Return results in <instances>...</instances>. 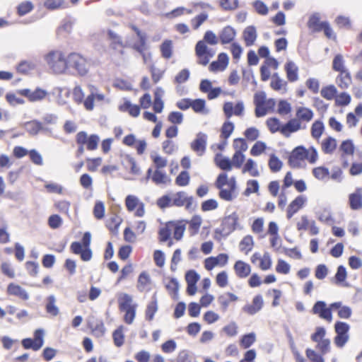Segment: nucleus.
Returning a JSON list of instances; mask_svg holds the SVG:
<instances>
[{
	"label": "nucleus",
	"instance_id": "f257e3e1",
	"mask_svg": "<svg viewBox=\"0 0 362 362\" xmlns=\"http://www.w3.org/2000/svg\"><path fill=\"white\" fill-rule=\"evenodd\" d=\"M318 159V153L315 148L310 146L306 148L303 146H298L290 153L288 163L292 168H300L305 165V161L314 164Z\"/></svg>",
	"mask_w": 362,
	"mask_h": 362
},
{
	"label": "nucleus",
	"instance_id": "f03ea898",
	"mask_svg": "<svg viewBox=\"0 0 362 362\" xmlns=\"http://www.w3.org/2000/svg\"><path fill=\"white\" fill-rule=\"evenodd\" d=\"M214 185L218 189V197L221 199L231 202L235 197L236 190V181L235 177H228L227 173H220L215 182Z\"/></svg>",
	"mask_w": 362,
	"mask_h": 362
},
{
	"label": "nucleus",
	"instance_id": "7ed1b4c3",
	"mask_svg": "<svg viewBox=\"0 0 362 362\" xmlns=\"http://www.w3.org/2000/svg\"><path fill=\"white\" fill-rule=\"evenodd\" d=\"M45 59L49 68L54 74H63L67 70L68 55L60 50H52L48 52Z\"/></svg>",
	"mask_w": 362,
	"mask_h": 362
},
{
	"label": "nucleus",
	"instance_id": "20e7f679",
	"mask_svg": "<svg viewBox=\"0 0 362 362\" xmlns=\"http://www.w3.org/2000/svg\"><path fill=\"white\" fill-rule=\"evenodd\" d=\"M240 218L237 212L234 211L223 218L219 228L214 232V238L221 240L227 237L238 228H241L239 223Z\"/></svg>",
	"mask_w": 362,
	"mask_h": 362
},
{
	"label": "nucleus",
	"instance_id": "39448f33",
	"mask_svg": "<svg viewBox=\"0 0 362 362\" xmlns=\"http://www.w3.org/2000/svg\"><path fill=\"white\" fill-rule=\"evenodd\" d=\"M91 235L86 232L82 238V243L73 242L70 245V250L74 255H79L81 260L88 262L92 258V251L90 249Z\"/></svg>",
	"mask_w": 362,
	"mask_h": 362
},
{
	"label": "nucleus",
	"instance_id": "423d86ee",
	"mask_svg": "<svg viewBox=\"0 0 362 362\" xmlns=\"http://www.w3.org/2000/svg\"><path fill=\"white\" fill-rule=\"evenodd\" d=\"M68 69L74 70L80 76H85L89 71L90 63L82 54L71 52L68 54Z\"/></svg>",
	"mask_w": 362,
	"mask_h": 362
},
{
	"label": "nucleus",
	"instance_id": "0eeeda50",
	"mask_svg": "<svg viewBox=\"0 0 362 362\" xmlns=\"http://www.w3.org/2000/svg\"><path fill=\"white\" fill-rule=\"evenodd\" d=\"M254 104L255 106V116L261 117L266 115L269 111H272L275 102L273 99H267L264 92H257L254 95Z\"/></svg>",
	"mask_w": 362,
	"mask_h": 362
},
{
	"label": "nucleus",
	"instance_id": "6e6552de",
	"mask_svg": "<svg viewBox=\"0 0 362 362\" xmlns=\"http://www.w3.org/2000/svg\"><path fill=\"white\" fill-rule=\"evenodd\" d=\"M350 326L348 323L337 321L334 324V331L336 336L334 338L335 345L339 348H342L349 339V331Z\"/></svg>",
	"mask_w": 362,
	"mask_h": 362
},
{
	"label": "nucleus",
	"instance_id": "1a4fd4ad",
	"mask_svg": "<svg viewBox=\"0 0 362 362\" xmlns=\"http://www.w3.org/2000/svg\"><path fill=\"white\" fill-rule=\"evenodd\" d=\"M76 142L77 145L86 147L88 151H94L98 148L100 136L95 134L88 135L86 132L81 131L76 135Z\"/></svg>",
	"mask_w": 362,
	"mask_h": 362
},
{
	"label": "nucleus",
	"instance_id": "9d476101",
	"mask_svg": "<svg viewBox=\"0 0 362 362\" xmlns=\"http://www.w3.org/2000/svg\"><path fill=\"white\" fill-rule=\"evenodd\" d=\"M214 54V51L209 48L204 41L199 40L196 44L195 54L197 57V63L203 66L207 65Z\"/></svg>",
	"mask_w": 362,
	"mask_h": 362
},
{
	"label": "nucleus",
	"instance_id": "9b49d317",
	"mask_svg": "<svg viewBox=\"0 0 362 362\" xmlns=\"http://www.w3.org/2000/svg\"><path fill=\"white\" fill-rule=\"evenodd\" d=\"M124 203L127 210L133 213L134 216L143 217L145 215V204L136 196L127 195Z\"/></svg>",
	"mask_w": 362,
	"mask_h": 362
},
{
	"label": "nucleus",
	"instance_id": "f8f14e48",
	"mask_svg": "<svg viewBox=\"0 0 362 362\" xmlns=\"http://www.w3.org/2000/svg\"><path fill=\"white\" fill-rule=\"evenodd\" d=\"M44 331L41 329H36L34 332V339L26 338L22 340V346L25 349H31L38 351L44 344Z\"/></svg>",
	"mask_w": 362,
	"mask_h": 362
},
{
	"label": "nucleus",
	"instance_id": "ddd939ff",
	"mask_svg": "<svg viewBox=\"0 0 362 362\" xmlns=\"http://www.w3.org/2000/svg\"><path fill=\"white\" fill-rule=\"evenodd\" d=\"M107 35L110 40V48L113 51V54L122 57L124 54L126 45L124 43L122 37L111 30L107 31Z\"/></svg>",
	"mask_w": 362,
	"mask_h": 362
},
{
	"label": "nucleus",
	"instance_id": "4468645a",
	"mask_svg": "<svg viewBox=\"0 0 362 362\" xmlns=\"http://www.w3.org/2000/svg\"><path fill=\"white\" fill-rule=\"evenodd\" d=\"M339 151L340 152V158L341 160V166L346 168L349 166V156H353L355 147L351 140L348 139L343 141L339 146Z\"/></svg>",
	"mask_w": 362,
	"mask_h": 362
},
{
	"label": "nucleus",
	"instance_id": "2eb2a0df",
	"mask_svg": "<svg viewBox=\"0 0 362 362\" xmlns=\"http://www.w3.org/2000/svg\"><path fill=\"white\" fill-rule=\"evenodd\" d=\"M308 202V198L303 194L298 195L293 199L286 208V218L291 219L296 214L305 207Z\"/></svg>",
	"mask_w": 362,
	"mask_h": 362
},
{
	"label": "nucleus",
	"instance_id": "dca6fc26",
	"mask_svg": "<svg viewBox=\"0 0 362 362\" xmlns=\"http://www.w3.org/2000/svg\"><path fill=\"white\" fill-rule=\"evenodd\" d=\"M332 310L334 309L331 308V304L327 307V304L322 300L317 301L312 308V313L314 315H318L320 318L329 322L332 320Z\"/></svg>",
	"mask_w": 362,
	"mask_h": 362
},
{
	"label": "nucleus",
	"instance_id": "f3484780",
	"mask_svg": "<svg viewBox=\"0 0 362 362\" xmlns=\"http://www.w3.org/2000/svg\"><path fill=\"white\" fill-rule=\"evenodd\" d=\"M296 229L298 231L309 230L310 235H316L319 233V228L316 226L314 220L309 219L306 215L300 216V220L296 223Z\"/></svg>",
	"mask_w": 362,
	"mask_h": 362
},
{
	"label": "nucleus",
	"instance_id": "a211bd4d",
	"mask_svg": "<svg viewBox=\"0 0 362 362\" xmlns=\"http://www.w3.org/2000/svg\"><path fill=\"white\" fill-rule=\"evenodd\" d=\"M229 257L226 253H220L216 257H209L204 259V268L207 271H211L216 267H223L228 264Z\"/></svg>",
	"mask_w": 362,
	"mask_h": 362
},
{
	"label": "nucleus",
	"instance_id": "6ab92c4d",
	"mask_svg": "<svg viewBox=\"0 0 362 362\" xmlns=\"http://www.w3.org/2000/svg\"><path fill=\"white\" fill-rule=\"evenodd\" d=\"M149 178L157 185H167L170 182V179L163 169H155L153 170L152 168H148L146 173V179Z\"/></svg>",
	"mask_w": 362,
	"mask_h": 362
},
{
	"label": "nucleus",
	"instance_id": "aec40b11",
	"mask_svg": "<svg viewBox=\"0 0 362 362\" xmlns=\"http://www.w3.org/2000/svg\"><path fill=\"white\" fill-rule=\"evenodd\" d=\"M194 199L192 197H188L187 193L180 191L174 194L173 197V205L177 207L185 206L187 210L193 209Z\"/></svg>",
	"mask_w": 362,
	"mask_h": 362
},
{
	"label": "nucleus",
	"instance_id": "412c9836",
	"mask_svg": "<svg viewBox=\"0 0 362 362\" xmlns=\"http://www.w3.org/2000/svg\"><path fill=\"white\" fill-rule=\"evenodd\" d=\"M18 93L26 98L30 102H36L42 100L48 95L47 92L40 88H37L35 90H32L28 88L21 89Z\"/></svg>",
	"mask_w": 362,
	"mask_h": 362
},
{
	"label": "nucleus",
	"instance_id": "4be33fe9",
	"mask_svg": "<svg viewBox=\"0 0 362 362\" xmlns=\"http://www.w3.org/2000/svg\"><path fill=\"white\" fill-rule=\"evenodd\" d=\"M263 306V297L262 295L257 294L253 297L251 303H247L243 307V311L249 315H254L259 312Z\"/></svg>",
	"mask_w": 362,
	"mask_h": 362
},
{
	"label": "nucleus",
	"instance_id": "5701e85b",
	"mask_svg": "<svg viewBox=\"0 0 362 362\" xmlns=\"http://www.w3.org/2000/svg\"><path fill=\"white\" fill-rule=\"evenodd\" d=\"M122 165L126 170L133 175H140L141 170L136 159L131 155L126 154L122 157Z\"/></svg>",
	"mask_w": 362,
	"mask_h": 362
},
{
	"label": "nucleus",
	"instance_id": "b1692460",
	"mask_svg": "<svg viewBox=\"0 0 362 362\" xmlns=\"http://www.w3.org/2000/svg\"><path fill=\"white\" fill-rule=\"evenodd\" d=\"M207 136L204 134L199 133L196 139L190 144L191 149L202 156L206 151Z\"/></svg>",
	"mask_w": 362,
	"mask_h": 362
},
{
	"label": "nucleus",
	"instance_id": "393cba45",
	"mask_svg": "<svg viewBox=\"0 0 362 362\" xmlns=\"http://www.w3.org/2000/svg\"><path fill=\"white\" fill-rule=\"evenodd\" d=\"M223 112L226 117L230 118L233 115L241 116L244 111V105L243 102H238L235 106L232 102H226L223 105Z\"/></svg>",
	"mask_w": 362,
	"mask_h": 362
},
{
	"label": "nucleus",
	"instance_id": "a878e982",
	"mask_svg": "<svg viewBox=\"0 0 362 362\" xmlns=\"http://www.w3.org/2000/svg\"><path fill=\"white\" fill-rule=\"evenodd\" d=\"M175 221H170L166 222L162 227L159 228L158 235V240L160 243H165L170 238V236L174 233V226Z\"/></svg>",
	"mask_w": 362,
	"mask_h": 362
},
{
	"label": "nucleus",
	"instance_id": "bb28decb",
	"mask_svg": "<svg viewBox=\"0 0 362 362\" xmlns=\"http://www.w3.org/2000/svg\"><path fill=\"white\" fill-rule=\"evenodd\" d=\"M234 272L239 279H245L251 273V266L243 260H237L233 265Z\"/></svg>",
	"mask_w": 362,
	"mask_h": 362
},
{
	"label": "nucleus",
	"instance_id": "cd10ccee",
	"mask_svg": "<svg viewBox=\"0 0 362 362\" xmlns=\"http://www.w3.org/2000/svg\"><path fill=\"white\" fill-rule=\"evenodd\" d=\"M229 59L227 54L222 52L218 55L216 61L212 62L209 67V71L216 72L223 71L228 65Z\"/></svg>",
	"mask_w": 362,
	"mask_h": 362
},
{
	"label": "nucleus",
	"instance_id": "c85d7f7f",
	"mask_svg": "<svg viewBox=\"0 0 362 362\" xmlns=\"http://www.w3.org/2000/svg\"><path fill=\"white\" fill-rule=\"evenodd\" d=\"M118 109L122 112H128L132 117H137L140 115L141 108L139 105H134L130 100L124 99L120 104Z\"/></svg>",
	"mask_w": 362,
	"mask_h": 362
},
{
	"label": "nucleus",
	"instance_id": "c756f323",
	"mask_svg": "<svg viewBox=\"0 0 362 362\" xmlns=\"http://www.w3.org/2000/svg\"><path fill=\"white\" fill-rule=\"evenodd\" d=\"M299 123V120L296 119H291L285 124H283L281 129V134L285 137H289L292 133L296 132L301 129H303Z\"/></svg>",
	"mask_w": 362,
	"mask_h": 362
},
{
	"label": "nucleus",
	"instance_id": "7c9ffc66",
	"mask_svg": "<svg viewBox=\"0 0 362 362\" xmlns=\"http://www.w3.org/2000/svg\"><path fill=\"white\" fill-rule=\"evenodd\" d=\"M287 80L293 83L298 80V66L293 61H287L284 64Z\"/></svg>",
	"mask_w": 362,
	"mask_h": 362
},
{
	"label": "nucleus",
	"instance_id": "2f4dec72",
	"mask_svg": "<svg viewBox=\"0 0 362 362\" xmlns=\"http://www.w3.org/2000/svg\"><path fill=\"white\" fill-rule=\"evenodd\" d=\"M6 293L8 296H16L23 300H27L29 298V295L26 291L18 284L14 283H10L8 285Z\"/></svg>",
	"mask_w": 362,
	"mask_h": 362
},
{
	"label": "nucleus",
	"instance_id": "473e14b6",
	"mask_svg": "<svg viewBox=\"0 0 362 362\" xmlns=\"http://www.w3.org/2000/svg\"><path fill=\"white\" fill-rule=\"evenodd\" d=\"M339 74L336 78V83L340 89H348L351 83L352 78L350 71L348 70L338 72Z\"/></svg>",
	"mask_w": 362,
	"mask_h": 362
},
{
	"label": "nucleus",
	"instance_id": "72a5a7b5",
	"mask_svg": "<svg viewBox=\"0 0 362 362\" xmlns=\"http://www.w3.org/2000/svg\"><path fill=\"white\" fill-rule=\"evenodd\" d=\"M203 220L200 215H194L189 221H187L188 224V232L190 236H194L198 234Z\"/></svg>",
	"mask_w": 362,
	"mask_h": 362
},
{
	"label": "nucleus",
	"instance_id": "f704fd0d",
	"mask_svg": "<svg viewBox=\"0 0 362 362\" xmlns=\"http://www.w3.org/2000/svg\"><path fill=\"white\" fill-rule=\"evenodd\" d=\"M296 119L299 120V123L301 124L302 122L308 123L310 122L314 116L313 110L308 107H299L296 109Z\"/></svg>",
	"mask_w": 362,
	"mask_h": 362
},
{
	"label": "nucleus",
	"instance_id": "c9c22d12",
	"mask_svg": "<svg viewBox=\"0 0 362 362\" xmlns=\"http://www.w3.org/2000/svg\"><path fill=\"white\" fill-rule=\"evenodd\" d=\"M118 307L120 311H124L137 308V305L133 303L132 297L127 293H122L118 298Z\"/></svg>",
	"mask_w": 362,
	"mask_h": 362
},
{
	"label": "nucleus",
	"instance_id": "e433bc0d",
	"mask_svg": "<svg viewBox=\"0 0 362 362\" xmlns=\"http://www.w3.org/2000/svg\"><path fill=\"white\" fill-rule=\"evenodd\" d=\"M331 308L334 310H337V315L339 318L349 319L352 315L351 308L349 306L343 305L340 301L331 303Z\"/></svg>",
	"mask_w": 362,
	"mask_h": 362
},
{
	"label": "nucleus",
	"instance_id": "4c0bfd02",
	"mask_svg": "<svg viewBox=\"0 0 362 362\" xmlns=\"http://www.w3.org/2000/svg\"><path fill=\"white\" fill-rule=\"evenodd\" d=\"M235 30L230 26L224 27L219 33L218 37L221 44H228L233 42L235 37Z\"/></svg>",
	"mask_w": 362,
	"mask_h": 362
},
{
	"label": "nucleus",
	"instance_id": "58836bf2",
	"mask_svg": "<svg viewBox=\"0 0 362 362\" xmlns=\"http://www.w3.org/2000/svg\"><path fill=\"white\" fill-rule=\"evenodd\" d=\"M337 140L332 136L324 139L321 143L322 151L325 154H332L337 149Z\"/></svg>",
	"mask_w": 362,
	"mask_h": 362
},
{
	"label": "nucleus",
	"instance_id": "ea45409f",
	"mask_svg": "<svg viewBox=\"0 0 362 362\" xmlns=\"http://www.w3.org/2000/svg\"><path fill=\"white\" fill-rule=\"evenodd\" d=\"M238 300V297L230 292H227L224 295L218 297V302L223 311L227 310L230 303H235Z\"/></svg>",
	"mask_w": 362,
	"mask_h": 362
},
{
	"label": "nucleus",
	"instance_id": "a19ab883",
	"mask_svg": "<svg viewBox=\"0 0 362 362\" xmlns=\"http://www.w3.org/2000/svg\"><path fill=\"white\" fill-rule=\"evenodd\" d=\"M214 163L218 168L226 171H230L233 167L231 160L221 153L216 155Z\"/></svg>",
	"mask_w": 362,
	"mask_h": 362
},
{
	"label": "nucleus",
	"instance_id": "79ce46f5",
	"mask_svg": "<svg viewBox=\"0 0 362 362\" xmlns=\"http://www.w3.org/2000/svg\"><path fill=\"white\" fill-rule=\"evenodd\" d=\"M243 37L247 47L254 45L257 39V32L254 26L247 27L243 33Z\"/></svg>",
	"mask_w": 362,
	"mask_h": 362
},
{
	"label": "nucleus",
	"instance_id": "37998d69",
	"mask_svg": "<svg viewBox=\"0 0 362 362\" xmlns=\"http://www.w3.org/2000/svg\"><path fill=\"white\" fill-rule=\"evenodd\" d=\"M349 205L351 209L358 210L362 207L361 189H357L356 192L349 194Z\"/></svg>",
	"mask_w": 362,
	"mask_h": 362
},
{
	"label": "nucleus",
	"instance_id": "c03bdc74",
	"mask_svg": "<svg viewBox=\"0 0 362 362\" xmlns=\"http://www.w3.org/2000/svg\"><path fill=\"white\" fill-rule=\"evenodd\" d=\"M186 225L187 220L182 219L175 221V225L173 228L174 233L173 234V237L175 240L180 241L182 240L186 229Z\"/></svg>",
	"mask_w": 362,
	"mask_h": 362
},
{
	"label": "nucleus",
	"instance_id": "a18cd8bd",
	"mask_svg": "<svg viewBox=\"0 0 362 362\" xmlns=\"http://www.w3.org/2000/svg\"><path fill=\"white\" fill-rule=\"evenodd\" d=\"M308 27L314 33H319L322 31L324 26V21H320V17L317 15H312L307 23Z\"/></svg>",
	"mask_w": 362,
	"mask_h": 362
},
{
	"label": "nucleus",
	"instance_id": "49530a36",
	"mask_svg": "<svg viewBox=\"0 0 362 362\" xmlns=\"http://www.w3.org/2000/svg\"><path fill=\"white\" fill-rule=\"evenodd\" d=\"M158 311V301L155 296L148 303L145 310V318L146 320L151 322L153 320L155 314Z\"/></svg>",
	"mask_w": 362,
	"mask_h": 362
},
{
	"label": "nucleus",
	"instance_id": "de8ad7c7",
	"mask_svg": "<svg viewBox=\"0 0 362 362\" xmlns=\"http://www.w3.org/2000/svg\"><path fill=\"white\" fill-rule=\"evenodd\" d=\"M124 327L123 325H119L113 332H112V339L115 346L121 347L124 344L125 337L124 334Z\"/></svg>",
	"mask_w": 362,
	"mask_h": 362
},
{
	"label": "nucleus",
	"instance_id": "09e8293b",
	"mask_svg": "<svg viewBox=\"0 0 362 362\" xmlns=\"http://www.w3.org/2000/svg\"><path fill=\"white\" fill-rule=\"evenodd\" d=\"M286 86L287 82L281 78L277 73H274L272 76L270 86L273 90L276 91H279L281 90H286Z\"/></svg>",
	"mask_w": 362,
	"mask_h": 362
},
{
	"label": "nucleus",
	"instance_id": "8fccbe9b",
	"mask_svg": "<svg viewBox=\"0 0 362 362\" xmlns=\"http://www.w3.org/2000/svg\"><path fill=\"white\" fill-rule=\"evenodd\" d=\"M254 247L253 238L250 235H245L239 244L240 250L245 254L250 252Z\"/></svg>",
	"mask_w": 362,
	"mask_h": 362
},
{
	"label": "nucleus",
	"instance_id": "3c124183",
	"mask_svg": "<svg viewBox=\"0 0 362 362\" xmlns=\"http://www.w3.org/2000/svg\"><path fill=\"white\" fill-rule=\"evenodd\" d=\"M242 173H248L252 177H257L259 175V173L257 169V164L251 158H249L247 160L246 163H245V165L243 167Z\"/></svg>",
	"mask_w": 362,
	"mask_h": 362
},
{
	"label": "nucleus",
	"instance_id": "603ef678",
	"mask_svg": "<svg viewBox=\"0 0 362 362\" xmlns=\"http://www.w3.org/2000/svg\"><path fill=\"white\" fill-rule=\"evenodd\" d=\"M25 128L26 132L32 136L37 135L43 129L42 123L36 120L26 122Z\"/></svg>",
	"mask_w": 362,
	"mask_h": 362
},
{
	"label": "nucleus",
	"instance_id": "864d4df0",
	"mask_svg": "<svg viewBox=\"0 0 362 362\" xmlns=\"http://www.w3.org/2000/svg\"><path fill=\"white\" fill-rule=\"evenodd\" d=\"M162 57L169 59L173 56V42L170 40H164L160 46Z\"/></svg>",
	"mask_w": 362,
	"mask_h": 362
},
{
	"label": "nucleus",
	"instance_id": "5fc2aeb1",
	"mask_svg": "<svg viewBox=\"0 0 362 362\" xmlns=\"http://www.w3.org/2000/svg\"><path fill=\"white\" fill-rule=\"evenodd\" d=\"M332 67L333 71L337 72L348 70L345 66V61L342 54H337L334 56Z\"/></svg>",
	"mask_w": 362,
	"mask_h": 362
},
{
	"label": "nucleus",
	"instance_id": "6e6d98bb",
	"mask_svg": "<svg viewBox=\"0 0 362 362\" xmlns=\"http://www.w3.org/2000/svg\"><path fill=\"white\" fill-rule=\"evenodd\" d=\"M321 96L327 100L335 99L337 94V89L334 85L324 86L320 91Z\"/></svg>",
	"mask_w": 362,
	"mask_h": 362
},
{
	"label": "nucleus",
	"instance_id": "4d7b16f0",
	"mask_svg": "<svg viewBox=\"0 0 362 362\" xmlns=\"http://www.w3.org/2000/svg\"><path fill=\"white\" fill-rule=\"evenodd\" d=\"M266 124L269 132L272 134L280 132L281 134L282 124L276 117H269L266 121Z\"/></svg>",
	"mask_w": 362,
	"mask_h": 362
},
{
	"label": "nucleus",
	"instance_id": "13d9d810",
	"mask_svg": "<svg viewBox=\"0 0 362 362\" xmlns=\"http://www.w3.org/2000/svg\"><path fill=\"white\" fill-rule=\"evenodd\" d=\"M56 299L54 296H49L47 298V303L45 305L46 312L53 317L59 314V308L55 305Z\"/></svg>",
	"mask_w": 362,
	"mask_h": 362
},
{
	"label": "nucleus",
	"instance_id": "bf43d9fd",
	"mask_svg": "<svg viewBox=\"0 0 362 362\" xmlns=\"http://www.w3.org/2000/svg\"><path fill=\"white\" fill-rule=\"evenodd\" d=\"M268 165L271 172L277 173L282 168L283 163L275 154H271L268 161Z\"/></svg>",
	"mask_w": 362,
	"mask_h": 362
},
{
	"label": "nucleus",
	"instance_id": "052dcab7",
	"mask_svg": "<svg viewBox=\"0 0 362 362\" xmlns=\"http://www.w3.org/2000/svg\"><path fill=\"white\" fill-rule=\"evenodd\" d=\"M325 127L323 122L320 120H316L311 126V135L315 139H319L323 134Z\"/></svg>",
	"mask_w": 362,
	"mask_h": 362
},
{
	"label": "nucleus",
	"instance_id": "680f3d73",
	"mask_svg": "<svg viewBox=\"0 0 362 362\" xmlns=\"http://www.w3.org/2000/svg\"><path fill=\"white\" fill-rule=\"evenodd\" d=\"M34 8L33 4L30 1H23L18 4L16 8L17 14L19 16H23L30 11H32Z\"/></svg>",
	"mask_w": 362,
	"mask_h": 362
},
{
	"label": "nucleus",
	"instance_id": "e2e57ef3",
	"mask_svg": "<svg viewBox=\"0 0 362 362\" xmlns=\"http://www.w3.org/2000/svg\"><path fill=\"white\" fill-rule=\"evenodd\" d=\"M122 223V218L117 215H113L106 221V227L111 232H117Z\"/></svg>",
	"mask_w": 362,
	"mask_h": 362
},
{
	"label": "nucleus",
	"instance_id": "0e129e2a",
	"mask_svg": "<svg viewBox=\"0 0 362 362\" xmlns=\"http://www.w3.org/2000/svg\"><path fill=\"white\" fill-rule=\"evenodd\" d=\"M150 284L151 279L149 275L146 272H142L138 278L137 288L140 291H144Z\"/></svg>",
	"mask_w": 362,
	"mask_h": 362
},
{
	"label": "nucleus",
	"instance_id": "69168bd1",
	"mask_svg": "<svg viewBox=\"0 0 362 362\" xmlns=\"http://www.w3.org/2000/svg\"><path fill=\"white\" fill-rule=\"evenodd\" d=\"M191 104V108L194 112L200 114L206 113L205 100L200 98L192 100Z\"/></svg>",
	"mask_w": 362,
	"mask_h": 362
},
{
	"label": "nucleus",
	"instance_id": "338daca9",
	"mask_svg": "<svg viewBox=\"0 0 362 362\" xmlns=\"http://www.w3.org/2000/svg\"><path fill=\"white\" fill-rule=\"evenodd\" d=\"M234 130V125L231 122H225L221 129L220 137L223 140H228Z\"/></svg>",
	"mask_w": 362,
	"mask_h": 362
},
{
	"label": "nucleus",
	"instance_id": "774afa93",
	"mask_svg": "<svg viewBox=\"0 0 362 362\" xmlns=\"http://www.w3.org/2000/svg\"><path fill=\"white\" fill-rule=\"evenodd\" d=\"M351 101V95L346 92H342L339 95L337 94L335 98V105L339 107L346 106L350 104Z\"/></svg>",
	"mask_w": 362,
	"mask_h": 362
}]
</instances>
